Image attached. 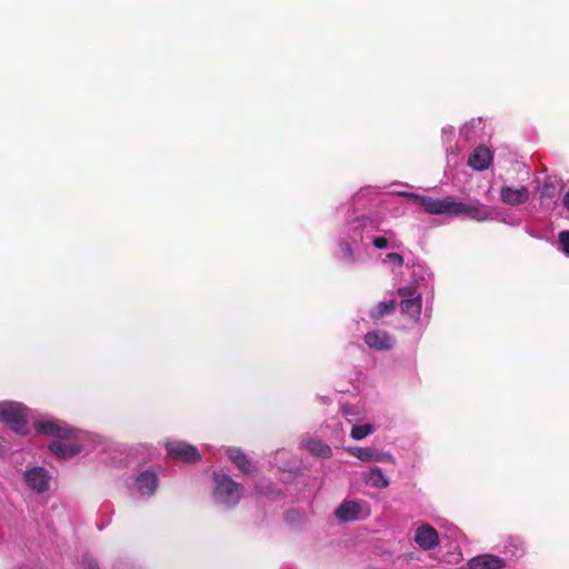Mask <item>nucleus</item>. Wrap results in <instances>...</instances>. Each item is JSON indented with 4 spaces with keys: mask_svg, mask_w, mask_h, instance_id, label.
Instances as JSON below:
<instances>
[{
    "mask_svg": "<svg viewBox=\"0 0 569 569\" xmlns=\"http://www.w3.org/2000/svg\"><path fill=\"white\" fill-rule=\"evenodd\" d=\"M398 196L407 197L429 214H451L482 222L492 219L491 210L482 203H466L457 198H432L415 192L398 191L397 196L386 194L367 186L352 194L350 202L338 207L343 222L337 230L336 257L346 267L362 261V253L370 247L378 250L395 248V233L385 228L387 216L399 217L406 207Z\"/></svg>",
    "mask_w": 569,
    "mask_h": 569,
    "instance_id": "obj_1",
    "label": "nucleus"
},
{
    "mask_svg": "<svg viewBox=\"0 0 569 569\" xmlns=\"http://www.w3.org/2000/svg\"><path fill=\"white\" fill-rule=\"evenodd\" d=\"M34 429L43 435L51 436L48 448L58 459H71L80 453H88L98 447L107 449L111 443L104 437L76 429L67 422L51 416H41L33 422Z\"/></svg>",
    "mask_w": 569,
    "mask_h": 569,
    "instance_id": "obj_2",
    "label": "nucleus"
},
{
    "mask_svg": "<svg viewBox=\"0 0 569 569\" xmlns=\"http://www.w3.org/2000/svg\"><path fill=\"white\" fill-rule=\"evenodd\" d=\"M412 277L415 278V283L399 288L398 293L401 298V312L409 316L413 320H418L421 313V301L423 293L421 287L423 286L426 289L428 288L431 273L423 266L418 264L413 267Z\"/></svg>",
    "mask_w": 569,
    "mask_h": 569,
    "instance_id": "obj_3",
    "label": "nucleus"
},
{
    "mask_svg": "<svg viewBox=\"0 0 569 569\" xmlns=\"http://www.w3.org/2000/svg\"><path fill=\"white\" fill-rule=\"evenodd\" d=\"M212 501L222 510L233 509L244 495V487L223 469L212 472Z\"/></svg>",
    "mask_w": 569,
    "mask_h": 569,
    "instance_id": "obj_4",
    "label": "nucleus"
},
{
    "mask_svg": "<svg viewBox=\"0 0 569 569\" xmlns=\"http://www.w3.org/2000/svg\"><path fill=\"white\" fill-rule=\"evenodd\" d=\"M124 486L131 499L147 501L159 488V475L150 468H137L126 477Z\"/></svg>",
    "mask_w": 569,
    "mask_h": 569,
    "instance_id": "obj_5",
    "label": "nucleus"
},
{
    "mask_svg": "<svg viewBox=\"0 0 569 569\" xmlns=\"http://www.w3.org/2000/svg\"><path fill=\"white\" fill-rule=\"evenodd\" d=\"M31 417V409L23 403L13 400L0 401V421L8 425L14 432L27 435Z\"/></svg>",
    "mask_w": 569,
    "mask_h": 569,
    "instance_id": "obj_6",
    "label": "nucleus"
},
{
    "mask_svg": "<svg viewBox=\"0 0 569 569\" xmlns=\"http://www.w3.org/2000/svg\"><path fill=\"white\" fill-rule=\"evenodd\" d=\"M339 522L365 520L370 516L368 502L360 500H345L335 511Z\"/></svg>",
    "mask_w": 569,
    "mask_h": 569,
    "instance_id": "obj_7",
    "label": "nucleus"
},
{
    "mask_svg": "<svg viewBox=\"0 0 569 569\" xmlns=\"http://www.w3.org/2000/svg\"><path fill=\"white\" fill-rule=\"evenodd\" d=\"M22 478L27 488L36 493L46 492L51 481L50 472L43 467L28 468Z\"/></svg>",
    "mask_w": 569,
    "mask_h": 569,
    "instance_id": "obj_8",
    "label": "nucleus"
},
{
    "mask_svg": "<svg viewBox=\"0 0 569 569\" xmlns=\"http://www.w3.org/2000/svg\"><path fill=\"white\" fill-rule=\"evenodd\" d=\"M168 455L174 460L194 462L200 459L198 449L183 441H170L166 445Z\"/></svg>",
    "mask_w": 569,
    "mask_h": 569,
    "instance_id": "obj_9",
    "label": "nucleus"
},
{
    "mask_svg": "<svg viewBox=\"0 0 569 569\" xmlns=\"http://www.w3.org/2000/svg\"><path fill=\"white\" fill-rule=\"evenodd\" d=\"M413 541L425 550H432L439 545L437 530L428 523H421L415 529Z\"/></svg>",
    "mask_w": 569,
    "mask_h": 569,
    "instance_id": "obj_10",
    "label": "nucleus"
},
{
    "mask_svg": "<svg viewBox=\"0 0 569 569\" xmlns=\"http://www.w3.org/2000/svg\"><path fill=\"white\" fill-rule=\"evenodd\" d=\"M507 560L492 553H482L468 560L466 567L456 569H503L507 567Z\"/></svg>",
    "mask_w": 569,
    "mask_h": 569,
    "instance_id": "obj_11",
    "label": "nucleus"
},
{
    "mask_svg": "<svg viewBox=\"0 0 569 569\" xmlns=\"http://www.w3.org/2000/svg\"><path fill=\"white\" fill-rule=\"evenodd\" d=\"M365 343L376 351H387L393 348L395 338L387 331L381 329H375L368 331L363 337Z\"/></svg>",
    "mask_w": 569,
    "mask_h": 569,
    "instance_id": "obj_12",
    "label": "nucleus"
},
{
    "mask_svg": "<svg viewBox=\"0 0 569 569\" xmlns=\"http://www.w3.org/2000/svg\"><path fill=\"white\" fill-rule=\"evenodd\" d=\"M500 200L509 206H520L526 203L530 198V191L526 186L513 187L503 184L500 188Z\"/></svg>",
    "mask_w": 569,
    "mask_h": 569,
    "instance_id": "obj_13",
    "label": "nucleus"
},
{
    "mask_svg": "<svg viewBox=\"0 0 569 569\" xmlns=\"http://www.w3.org/2000/svg\"><path fill=\"white\" fill-rule=\"evenodd\" d=\"M272 465L289 475H295L299 470V460L286 449L276 451Z\"/></svg>",
    "mask_w": 569,
    "mask_h": 569,
    "instance_id": "obj_14",
    "label": "nucleus"
},
{
    "mask_svg": "<svg viewBox=\"0 0 569 569\" xmlns=\"http://www.w3.org/2000/svg\"><path fill=\"white\" fill-rule=\"evenodd\" d=\"M492 161V153L489 148L479 146L473 149L468 159V166L477 171H482L489 167Z\"/></svg>",
    "mask_w": 569,
    "mask_h": 569,
    "instance_id": "obj_15",
    "label": "nucleus"
},
{
    "mask_svg": "<svg viewBox=\"0 0 569 569\" xmlns=\"http://www.w3.org/2000/svg\"><path fill=\"white\" fill-rule=\"evenodd\" d=\"M361 479L367 486L375 489H385L390 485L389 478L385 476L382 469L379 467H371L367 471H363Z\"/></svg>",
    "mask_w": 569,
    "mask_h": 569,
    "instance_id": "obj_16",
    "label": "nucleus"
},
{
    "mask_svg": "<svg viewBox=\"0 0 569 569\" xmlns=\"http://www.w3.org/2000/svg\"><path fill=\"white\" fill-rule=\"evenodd\" d=\"M228 458L238 467V469L244 475H251L254 471L253 462L246 456V453L239 448L226 449Z\"/></svg>",
    "mask_w": 569,
    "mask_h": 569,
    "instance_id": "obj_17",
    "label": "nucleus"
},
{
    "mask_svg": "<svg viewBox=\"0 0 569 569\" xmlns=\"http://www.w3.org/2000/svg\"><path fill=\"white\" fill-rule=\"evenodd\" d=\"M499 552L503 555L502 558H505L506 560L520 558L525 553L522 539L518 537L507 538L502 547L499 549Z\"/></svg>",
    "mask_w": 569,
    "mask_h": 569,
    "instance_id": "obj_18",
    "label": "nucleus"
},
{
    "mask_svg": "<svg viewBox=\"0 0 569 569\" xmlns=\"http://www.w3.org/2000/svg\"><path fill=\"white\" fill-rule=\"evenodd\" d=\"M302 447L316 457L329 458L332 455L331 448L318 439L305 440Z\"/></svg>",
    "mask_w": 569,
    "mask_h": 569,
    "instance_id": "obj_19",
    "label": "nucleus"
},
{
    "mask_svg": "<svg viewBox=\"0 0 569 569\" xmlns=\"http://www.w3.org/2000/svg\"><path fill=\"white\" fill-rule=\"evenodd\" d=\"M483 130V122L481 118L471 119L470 121L466 122L463 127L460 130V136L463 137L467 141L472 140L478 131Z\"/></svg>",
    "mask_w": 569,
    "mask_h": 569,
    "instance_id": "obj_20",
    "label": "nucleus"
},
{
    "mask_svg": "<svg viewBox=\"0 0 569 569\" xmlns=\"http://www.w3.org/2000/svg\"><path fill=\"white\" fill-rule=\"evenodd\" d=\"M347 421L352 425L350 436L355 440H362L375 431V427L371 423L358 425L351 418H347Z\"/></svg>",
    "mask_w": 569,
    "mask_h": 569,
    "instance_id": "obj_21",
    "label": "nucleus"
},
{
    "mask_svg": "<svg viewBox=\"0 0 569 569\" xmlns=\"http://www.w3.org/2000/svg\"><path fill=\"white\" fill-rule=\"evenodd\" d=\"M347 451L363 462H375L377 450L371 447H349Z\"/></svg>",
    "mask_w": 569,
    "mask_h": 569,
    "instance_id": "obj_22",
    "label": "nucleus"
},
{
    "mask_svg": "<svg viewBox=\"0 0 569 569\" xmlns=\"http://www.w3.org/2000/svg\"><path fill=\"white\" fill-rule=\"evenodd\" d=\"M395 309V301L388 300V301H381L377 303L371 310H370V318L372 319H381L388 315H390Z\"/></svg>",
    "mask_w": 569,
    "mask_h": 569,
    "instance_id": "obj_23",
    "label": "nucleus"
},
{
    "mask_svg": "<svg viewBox=\"0 0 569 569\" xmlns=\"http://www.w3.org/2000/svg\"><path fill=\"white\" fill-rule=\"evenodd\" d=\"M254 493L258 496L276 498L273 490L271 489V485L264 479H261L258 482H256Z\"/></svg>",
    "mask_w": 569,
    "mask_h": 569,
    "instance_id": "obj_24",
    "label": "nucleus"
},
{
    "mask_svg": "<svg viewBox=\"0 0 569 569\" xmlns=\"http://www.w3.org/2000/svg\"><path fill=\"white\" fill-rule=\"evenodd\" d=\"M383 263L387 266H390L392 270H396V268H400L403 264V258L401 254L392 252L388 253L386 258L383 259Z\"/></svg>",
    "mask_w": 569,
    "mask_h": 569,
    "instance_id": "obj_25",
    "label": "nucleus"
},
{
    "mask_svg": "<svg viewBox=\"0 0 569 569\" xmlns=\"http://www.w3.org/2000/svg\"><path fill=\"white\" fill-rule=\"evenodd\" d=\"M558 242L560 250L569 256V231H561L558 236Z\"/></svg>",
    "mask_w": 569,
    "mask_h": 569,
    "instance_id": "obj_26",
    "label": "nucleus"
},
{
    "mask_svg": "<svg viewBox=\"0 0 569 569\" xmlns=\"http://www.w3.org/2000/svg\"><path fill=\"white\" fill-rule=\"evenodd\" d=\"M375 462L395 463V457L387 451H376Z\"/></svg>",
    "mask_w": 569,
    "mask_h": 569,
    "instance_id": "obj_27",
    "label": "nucleus"
},
{
    "mask_svg": "<svg viewBox=\"0 0 569 569\" xmlns=\"http://www.w3.org/2000/svg\"><path fill=\"white\" fill-rule=\"evenodd\" d=\"M455 136V129L451 126L442 128V141L446 146H448Z\"/></svg>",
    "mask_w": 569,
    "mask_h": 569,
    "instance_id": "obj_28",
    "label": "nucleus"
},
{
    "mask_svg": "<svg viewBox=\"0 0 569 569\" xmlns=\"http://www.w3.org/2000/svg\"><path fill=\"white\" fill-rule=\"evenodd\" d=\"M136 451H141L143 453H147L149 456H152L154 455L156 452V449L151 446H148V445H138L137 448H136Z\"/></svg>",
    "mask_w": 569,
    "mask_h": 569,
    "instance_id": "obj_29",
    "label": "nucleus"
},
{
    "mask_svg": "<svg viewBox=\"0 0 569 569\" xmlns=\"http://www.w3.org/2000/svg\"><path fill=\"white\" fill-rule=\"evenodd\" d=\"M502 221H503L505 223L512 224V226H517V224H519V220H518V219H512V218H510V217H508V218H503V219H502Z\"/></svg>",
    "mask_w": 569,
    "mask_h": 569,
    "instance_id": "obj_30",
    "label": "nucleus"
},
{
    "mask_svg": "<svg viewBox=\"0 0 569 569\" xmlns=\"http://www.w3.org/2000/svg\"><path fill=\"white\" fill-rule=\"evenodd\" d=\"M562 203L569 210V190L563 196Z\"/></svg>",
    "mask_w": 569,
    "mask_h": 569,
    "instance_id": "obj_31",
    "label": "nucleus"
},
{
    "mask_svg": "<svg viewBox=\"0 0 569 569\" xmlns=\"http://www.w3.org/2000/svg\"><path fill=\"white\" fill-rule=\"evenodd\" d=\"M86 569H98V566L94 562H89Z\"/></svg>",
    "mask_w": 569,
    "mask_h": 569,
    "instance_id": "obj_32",
    "label": "nucleus"
},
{
    "mask_svg": "<svg viewBox=\"0 0 569 569\" xmlns=\"http://www.w3.org/2000/svg\"><path fill=\"white\" fill-rule=\"evenodd\" d=\"M318 399L322 402H327L328 401V397H318Z\"/></svg>",
    "mask_w": 569,
    "mask_h": 569,
    "instance_id": "obj_33",
    "label": "nucleus"
}]
</instances>
